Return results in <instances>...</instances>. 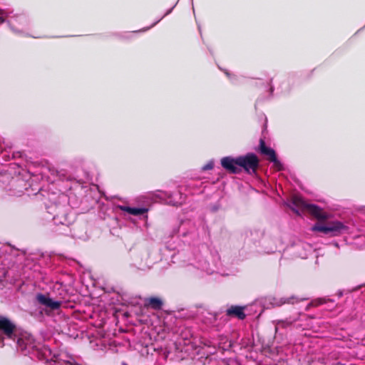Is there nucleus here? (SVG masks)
<instances>
[{
  "instance_id": "f257e3e1",
  "label": "nucleus",
  "mask_w": 365,
  "mask_h": 365,
  "mask_svg": "<svg viewBox=\"0 0 365 365\" xmlns=\"http://www.w3.org/2000/svg\"><path fill=\"white\" fill-rule=\"evenodd\" d=\"M5 345H14L22 354H32L40 360L42 356L38 352L42 346H46L36 343L30 333L21 330L9 318L0 315V347Z\"/></svg>"
},
{
  "instance_id": "f03ea898",
  "label": "nucleus",
  "mask_w": 365,
  "mask_h": 365,
  "mask_svg": "<svg viewBox=\"0 0 365 365\" xmlns=\"http://www.w3.org/2000/svg\"><path fill=\"white\" fill-rule=\"evenodd\" d=\"M47 212L52 219L53 231L58 235L71 236L74 239L86 240L88 235L83 226L73 225L74 218L68 212V207L57 202L46 206Z\"/></svg>"
},
{
  "instance_id": "7ed1b4c3",
  "label": "nucleus",
  "mask_w": 365,
  "mask_h": 365,
  "mask_svg": "<svg viewBox=\"0 0 365 365\" xmlns=\"http://www.w3.org/2000/svg\"><path fill=\"white\" fill-rule=\"evenodd\" d=\"M38 354H41L46 365H78L71 355L66 352L53 353L48 346H42Z\"/></svg>"
},
{
  "instance_id": "20e7f679",
  "label": "nucleus",
  "mask_w": 365,
  "mask_h": 365,
  "mask_svg": "<svg viewBox=\"0 0 365 365\" xmlns=\"http://www.w3.org/2000/svg\"><path fill=\"white\" fill-rule=\"evenodd\" d=\"M7 24L11 30L16 34L29 36L26 33L30 24L29 17L25 14H14L8 11Z\"/></svg>"
},
{
  "instance_id": "39448f33",
  "label": "nucleus",
  "mask_w": 365,
  "mask_h": 365,
  "mask_svg": "<svg viewBox=\"0 0 365 365\" xmlns=\"http://www.w3.org/2000/svg\"><path fill=\"white\" fill-rule=\"evenodd\" d=\"M312 230L322 232L329 237H336L350 232L349 227L338 220L329 222L326 225L315 224Z\"/></svg>"
},
{
  "instance_id": "423d86ee",
  "label": "nucleus",
  "mask_w": 365,
  "mask_h": 365,
  "mask_svg": "<svg viewBox=\"0 0 365 365\" xmlns=\"http://www.w3.org/2000/svg\"><path fill=\"white\" fill-rule=\"evenodd\" d=\"M239 168L243 169L247 173H255L259 166V158L254 153H247L244 155L237 157Z\"/></svg>"
},
{
  "instance_id": "0eeeda50",
  "label": "nucleus",
  "mask_w": 365,
  "mask_h": 365,
  "mask_svg": "<svg viewBox=\"0 0 365 365\" xmlns=\"http://www.w3.org/2000/svg\"><path fill=\"white\" fill-rule=\"evenodd\" d=\"M259 150L262 155L266 156L273 163V166L277 170L281 171L284 170V165L278 159L275 150L267 146L264 140L262 138L259 139Z\"/></svg>"
},
{
  "instance_id": "6e6552de",
  "label": "nucleus",
  "mask_w": 365,
  "mask_h": 365,
  "mask_svg": "<svg viewBox=\"0 0 365 365\" xmlns=\"http://www.w3.org/2000/svg\"><path fill=\"white\" fill-rule=\"evenodd\" d=\"M220 163L222 167L230 173L239 174L241 172V168H239L237 157H224L221 159Z\"/></svg>"
},
{
  "instance_id": "1a4fd4ad",
  "label": "nucleus",
  "mask_w": 365,
  "mask_h": 365,
  "mask_svg": "<svg viewBox=\"0 0 365 365\" xmlns=\"http://www.w3.org/2000/svg\"><path fill=\"white\" fill-rule=\"evenodd\" d=\"M36 299L38 304L51 310L60 309L62 304L61 301L53 300L48 295L42 293H38L36 295Z\"/></svg>"
},
{
  "instance_id": "9d476101",
  "label": "nucleus",
  "mask_w": 365,
  "mask_h": 365,
  "mask_svg": "<svg viewBox=\"0 0 365 365\" xmlns=\"http://www.w3.org/2000/svg\"><path fill=\"white\" fill-rule=\"evenodd\" d=\"M307 299V297H299L295 295H292L289 297H273L270 300V304L273 307H281L285 304H294L295 303H298L301 301H304Z\"/></svg>"
},
{
  "instance_id": "9b49d317",
  "label": "nucleus",
  "mask_w": 365,
  "mask_h": 365,
  "mask_svg": "<svg viewBox=\"0 0 365 365\" xmlns=\"http://www.w3.org/2000/svg\"><path fill=\"white\" fill-rule=\"evenodd\" d=\"M117 209L120 210V211L125 212L128 213L129 215H133V216H140L145 215V218H148V215H146L148 212V208L145 207H130L126 205H118L116 206Z\"/></svg>"
},
{
  "instance_id": "f8f14e48",
  "label": "nucleus",
  "mask_w": 365,
  "mask_h": 365,
  "mask_svg": "<svg viewBox=\"0 0 365 365\" xmlns=\"http://www.w3.org/2000/svg\"><path fill=\"white\" fill-rule=\"evenodd\" d=\"M306 207L309 210V212L317 219L320 220H325L328 219V215L323 210L322 208L318 205L314 204H307Z\"/></svg>"
},
{
  "instance_id": "ddd939ff",
  "label": "nucleus",
  "mask_w": 365,
  "mask_h": 365,
  "mask_svg": "<svg viewBox=\"0 0 365 365\" xmlns=\"http://www.w3.org/2000/svg\"><path fill=\"white\" fill-rule=\"evenodd\" d=\"M245 307L239 305H232L226 310V314L229 317H236L239 319H244L246 317L245 313Z\"/></svg>"
},
{
  "instance_id": "4468645a",
  "label": "nucleus",
  "mask_w": 365,
  "mask_h": 365,
  "mask_svg": "<svg viewBox=\"0 0 365 365\" xmlns=\"http://www.w3.org/2000/svg\"><path fill=\"white\" fill-rule=\"evenodd\" d=\"M196 267L197 269H200L201 271L205 272L207 274H211L214 272V270L210 267L209 262L204 259L202 257H200L197 262L196 264L188 265V267Z\"/></svg>"
},
{
  "instance_id": "2eb2a0df",
  "label": "nucleus",
  "mask_w": 365,
  "mask_h": 365,
  "mask_svg": "<svg viewBox=\"0 0 365 365\" xmlns=\"http://www.w3.org/2000/svg\"><path fill=\"white\" fill-rule=\"evenodd\" d=\"M144 304L145 307H150L153 309L160 310L163 307V302L161 299L152 297L145 299Z\"/></svg>"
},
{
  "instance_id": "dca6fc26",
  "label": "nucleus",
  "mask_w": 365,
  "mask_h": 365,
  "mask_svg": "<svg viewBox=\"0 0 365 365\" xmlns=\"http://www.w3.org/2000/svg\"><path fill=\"white\" fill-rule=\"evenodd\" d=\"M169 197V203L174 206L180 205L185 201V197L178 190L173 192Z\"/></svg>"
},
{
  "instance_id": "f3484780",
  "label": "nucleus",
  "mask_w": 365,
  "mask_h": 365,
  "mask_svg": "<svg viewBox=\"0 0 365 365\" xmlns=\"http://www.w3.org/2000/svg\"><path fill=\"white\" fill-rule=\"evenodd\" d=\"M295 320L291 318H288L284 320H275L273 321V324L275 325V333L277 334L280 328L286 329L291 326Z\"/></svg>"
},
{
  "instance_id": "a211bd4d",
  "label": "nucleus",
  "mask_w": 365,
  "mask_h": 365,
  "mask_svg": "<svg viewBox=\"0 0 365 365\" xmlns=\"http://www.w3.org/2000/svg\"><path fill=\"white\" fill-rule=\"evenodd\" d=\"M176 6V4H175L172 8L169 9L168 10H167V11L165 13V14L161 16L160 19H158L157 21H155L149 27H147V28H145L142 30H140L139 31H145L147 30H148L149 29L155 26L157 24H158L164 17H165L166 16L169 15L173 10V9L175 8V6Z\"/></svg>"
},
{
  "instance_id": "6ab92c4d",
  "label": "nucleus",
  "mask_w": 365,
  "mask_h": 365,
  "mask_svg": "<svg viewBox=\"0 0 365 365\" xmlns=\"http://www.w3.org/2000/svg\"><path fill=\"white\" fill-rule=\"evenodd\" d=\"M8 11L0 9V24L8 20Z\"/></svg>"
},
{
  "instance_id": "aec40b11",
  "label": "nucleus",
  "mask_w": 365,
  "mask_h": 365,
  "mask_svg": "<svg viewBox=\"0 0 365 365\" xmlns=\"http://www.w3.org/2000/svg\"><path fill=\"white\" fill-rule=\"evenodd\" d=\"M214 167V161L210 160L207 164H205L202 168V170H212Z\"/></svg>"
},
{
  "instance_id": "412c9836",
  "label": "nucleus",
  "mask_w": 365,
  "mask_h": 365,
  "mask_svg": "<svg viewBox=\"0 0 365 365\" xmlns=\"http://www.w3.org/2000/svg\"><path fill=\"white\" fill-rule=\"evenodd\" d=\"M254 233L256 235H258V236L262 235V232L260 230H254ZM248 234H250L251 235H253V232L252 230L246 232V235L247 236L248 235Z\"/></svg>"
},
{
  "instance_id": "4be33fe9",
  "label": "nucleus",
  "mask_w": 365,
  "mask_h": 365,
  "mask_svg": "<svg viewBox=\"0 0 365 365\" xmlns=\"http://www.w3.org/2000/svg\"><path fill=\"white\" fill-rule=\"evenodd\" d=\"M280 89H281V93H287L288 92L289 90H290V87L289 86H281L280 87Z\"/></svg>"
},
{
  "instance_id": "5701e85b",
  "label": "nucleus",
  "mask_w": 365,
  "mask_h": 365,
  "mask_svg": "<svg viewBox=\"0 0 365 365\" xmlns=\"http://www.w3.org/2000/svg\"><path fill=\"white\" fill-rule=\"evenodd\" d=\"M364 286H365V284H361L359 286H356V287H354L353 289H350L349 292H355Z\"/></svg>"
},
{
  "instance_id": "b1692460",
  "label": "nucleus",
  "mask_w": 365,
  "mask_h": 365,
  "mask_svg": "<svg viewBox=\"0 0 365 365\" xmlns=\"http://www.w3.org/2000/svg\"><path fill=\"white\" fill-rule=\"evenodd\" d=\"M343 294H344V292H343V291H342V290H339V291L337 292V296H338L339 297H341L343 296Z\"/></svg>"
},
{
  "instance_id": "393cba45",
  "label": "nucleus",
  "mask_w": 365,
  "mask_h": 365,
  "mask_svg": "<svg viewBox=\"0 0 365 365\" xmlns=\"http://www.w3.org/2000/svg\"><path fill=\"white\" fill-rule=\"evenodd\" d=\"M24 193V192L22 190H19L16 193H15L16 195H21L22 194Z\"/></svg>"
},
{
  "instance_id": "a878e982",
  "label": "nucleus",
  "mask_w": 365,
  "mask_h": 365,
  "mask_svg": "<svg viewBox=\"0 0 365 365\" xmlns=\"http://www.w3.org/2000/svg\"><path fill=\"white\" fill-rule=\"evenodd\" d=\"M273 91H274V87L272 85H270V86H269V92H270V93H272Z\"/></svg>"
},
{
  "instance_id": "bb28decb",
  "label": "nucleus",
  "mask_w": 365,
  "mask_h": 365,
  "mask_svg": "<svg viewBox=\"0 0 365 365\" xmlns=\"http://www.w3.org/2000/svg\"><path fill=\"white\" fill-rule=\"evenodd\" d=\"M326 302V300L324 299H319V303L320 304H324Z\"/></svg>"
},
{
  "instance_id": "cd10ccee",
  "label": "nucleus",
  "mask_w": 365,
  "mask_h": 365,
  "mask_svg": "<svg viewBox=\"0 0 365 365\" xmlns=\"http://www.w3.org/2000/svg\"><path fill=\"white\" fill-rule=\"evenodd\" d=\"M225 74L227 76H228L229 78L230 77V73L228 72V71H225Z\"/></svg>"
},
{
  "instance_id": "c85d7f7f",
  "label": "nucleus",
  "mask_w": 365,
  "mask_h": 365,
  "mask_svg": "<svg viewBox=\"0 0 365 365\" xmlns=\"http://www.w3.org/2000/svg\"><path fill=\"white\" fill-rule=\"evenodd\" d=\"M334 245L335 247H339V245H338V243H337L336 242H335L334 243Z\"/></svg>"
},
{
  "instance_id": "c756f323",
  "label": "nucleus",
  "mask_w": 365,
  "mask_h": 365,
  "mask_svg": "<svg viewBox=\"0 0 365 365\" xmlns=\"http://www.w3.org/2000/svg\"><path fill=\"white\" fill-rule=\"evenodd\" d=\"M311 305H312V304H311V303H310V304H308L307 307V309H309V307Z\"/></svg>"
},
{
  "instance_id": "7c9ffc66",
  "label": "nucleus",
  "mask_w": 365,
  "mask_h": 365,
  "mask_svg": "<svg viewBox=\"0 0 365 365\" xmlns=\"http://www.w3.org/2000/svg\"><path fill=\"white\" fill-rule=\"evenodd\" d=\"M1 277H4V272H3L1 275H0V278H1Z\"/></svg>"
},
{
  "instance_id": "2f4dec72",
  "label": "nucleus",
  "mask_w": 365,
  "mask_h": 365,
  "mask_svg": "<svg viewBox=\"0 0 365 365\" xmlns=\"http://www.w3.org/2000/svg\"><path fill=\"white\" fill-rule=\"evenodd\" d=\"M295 212H297V214H299V211L297 210H294Z\"/></svg>"
}]
</instances>
